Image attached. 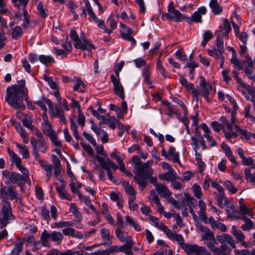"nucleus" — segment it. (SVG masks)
Masks as SVG:
<instances>
[{
    "label": "nucleus",
    "mask_w": 255,
    "mask_h": 255,
    "mask_svg": "<svg viewBox=\"0 0 255 255\" xmlns=\"http://www.w3.org/2000/svg\"><path fill=\"white\" fill-rule=\"evenodd\" d=\"M193 189L194 196L198 199H200L202 195V192L200 186L196 184L193 185Z\"/></svg>",
    "instance_id": "0e129e2a"
},
{
    "label": "nucleus",
    "mask_w": 255,
    "mask_h": 255,
    "mask_svg": "<svg viewBox=\"0 0 255 255\" xmlns=\"http://www.w3.org/2000/svg\"><path fill=\"white\" fill-rule=\"evenodd\" d=\"M131 161L134 165V168L135 170L142 164L139 157L137 155H134L132 157Z\"/></svg>",
    "instance_id": "774afa93"
},
{
    "label": "nucleus",
    "mask_w": 255,
    "mask_h": 255,
    "mask_svg": "<svg viewBox=\"0 0 255 255\" xmlns=\"http://www.w3.org/2000/svg\"><path fill=\"white\" fill-rule=\"evenodd\" d=\"M70 126H71V129L73 131V135L75 138L77 140H78L79 139H80V137L79 135L78 131V127L77 126L74 121V120L71 119L70 120Z\"/></svg>",
    "instance_id": "8fccbe9b"
},
{
    "label": "nucleus",
    "mask_w": 255,
    "mask_h": 255,
    "mask_svg": "<svg viewBox=\"0 0 255 255\" xmlns=\"http://www.w3.org/2000/svg\"><path fill=\"white\" fill-rule=\"evenodd\" d=\"M198 206L200 208V210L198 212L199 216L202 220H206L207 219V217L206 211V205L205 202L202 200H199L198 202Z\"/></svg>",
    "instance_id": "cd10ccee"
},
{
    "label": "nucleus",
    "mask_w": 255,
    "mask_h": 255,
    "mask_svg": "<svg viewBox=\"0 0 255 255\" xmlns=\"http://www.w3.org/2000/svg\"><path fill=\"white\" fill-rule=\"evenodd\" d=\"M208 222L211 225L212 229H218L223 232L227 231L226 226L222 223L216 222L213 217H210L208 219Z\"/></svg>",
    "instance_id": "aec40b11"
},
{
    "label": "nucleus",
    "mask_w": 255,
    "mask_h": 255,
    "mask_svg": "<svg viewBox=\"0 0 255 255\" xmlns=\"http://www.w3.org/2000/svg\"><path fill=\"white\" fill-rule=\"evenodd\" d=\"M74 226V223L71 221H68V222H64V221H60L58 222H55L53 224V228H65V227H73Z\"/></svg>",
    "instance_id": "79ce46f5"
},
{
    "label": "nucleus",
    "mask_w": 255,
    "mask_h": 255,
    "mask_svg": "<svg viewBox=\"0 0 255 255\" xmlns=\"http://www.w3.org/2000/svg\"><path fill=\"white\" fill-rule=\"evenodd\" d=\"M168 155L172 157V160L174 162H177L180 164L179 161V152L176 151V149L174 147H170L168 150Z\"/></svg>",
    "instance_id": "c9c22d12"
},
{
    "label": "nucleus",
    "mask_w": 255,
    "mask_h": 255,
    "mask_svg": "<svg viewBox=\"0 0 255 255\" xmlns=\"http://www.w3.org/2000/svg\"><path fill=\"white\" fill-rule=\"evenodd\" d=\"M206 11L207 9L205 7L201 6L199 7L198 10L192 14L191 16L192 21L201 23L202 22V15L205 14Z\"/></svg>",
    "instance_id": "f3484780"
},
{
    "label": "nucleus",
    "mask_w": 255,
    "mask_h": 255,
    "mask_svg": "<svg viewBox=\"0 0 255 255\" xmlns=\"http://www.w3.org/2000/svg\"><path fill=\"white\" fill-rule=\"evenodd\" d=\"M23 119H22V123L23 125L31 130H35V128L32 125V119L31 116L26 115H22Z\"/></svg>",
    "instance_id": "bb28decb"
},
{
    "label": "nucleus",
    "mask_w": 255,
    "mask_h": 255,
    "mask_svg": "<svg viewBox=\"0 0 255 255\" xmlns=\"http://www.w3.org/2000/svg\"><path fill=\"white\" fill-rule=\"evenodd\" d=\"M235 128L239 133L243 135L247 140H250L251 137L255 138V134L249 132L246 129H241L238 126L236 125Z\"/></svg>",
    "instance_id": "c756f323"
},
{
    "label": "nucleus",
    "mask_w": 255,
    "mask_h": 255,
    "mask_svg": "<svg viewBox=\"0 0 255 255\" xmlns=\"http://www.w3.org/2000/svg\"><path fill=\"white\" fill-rule=\"evenodd\" d=\"M102 238L106 244H112V239L108 229H103L101 231Z\"/></svg>",
    "instance_id": "ea45409f"
},
{
    "label": "nucleus",
    "mask_w": 255,
    "mask_h": 255,
    "mask_svg": "<svg viewBox=\"0 0 255 255\" xmlns=\"http://www.w3.org/2000/svg\"><path fill=\"white\" fill-rule=\"evenodd\" d=\"M9 180L13 183H17L18 181L24 180V177L19 173L12 172L10 174Z\"/></svg>",
    "instance_id": "de8ad7c7"
},
{
    "label": "nucleus",
    "mask_w": 255,
    "mask_h": 255,
    "mask_svg": "<svg viewBox=\"0 0 255 255\" xmlns=\"http://www.w3.org/2000/svg\"><path fill=\"white\" fill-rule=\"evenodd\" d=\"M67 174H68V176H69V177L71 179H70V183L69 184V186L71 188L72 192H75V183L74 182V179H75L74 175L71 170L70 165L69 164L67 165Z\"/></svg>",
    "instance_id": "4c0bfd02"
},
{
    "label": "nucleus",
    "mask_w": 255,
    "mask_h": 255,
    "mask_svg": "<svg viewBox=\"0 0 255 255\" xmlns=\"http://www.w3.org/2000/svg\"><path fill=\"white\" fill-rule=\"evenodd\" d=\"M135 174H138L146 177H149L153 174L152 169L143 164H142L139 168L134 172Z\"/></svg>",
    "instance_id": "a211bd4d"
},
{
    "label": "nucleus",
    "mask_w": 255,
    "mask_h": 255,
    "mask_svg": "<svg viewBox=\"0 0 255 255\" xmlns=\"http://www.w3.org/2000/svg\"><path fill=\"white\" fill-rule=\"evenodd\" d=\"M16 147L18 148L19 152L22 154L23 158L28 159L30 157L28 149L24 145H21L18 143H16Z\"/></svg>",
    "instance_id": "2f4dec72"
},
{
    "label": "nucleus",
    "mask_w": 255,
    "mask_h": 255,
    "mask_svg": "<svg viewBox=\"0 0 255 255\" xmlns=\"http://www.w3.org/2000/svg\"><path fill=\"white\" fill-rule=\"evenodd\" d=\"M147 177L138 174H136V175L134 176V180L138 185L139 188L141 191L143 190L144 188L147 185Z\"/></svg>",
    "instance_id": "dca6fc26"
},
{
    "label": "nucleus",
    "mask_w": 255,
    "mask_h": 255,
    "mask_svg": "<svg viewBox=\"0 0 255 255\" xmlns=\"http://www.w3.org/2000/svg\"><path fill=\"white\" fill-rule=\"evenodd\" d=\"M35 134L37 139H36L34 137H31L30 139L31 144L32 145V141L33 139L35 140V144L38 149H39L42 153H45L47 151V146L44 137L40 130L37 128H35Z\"/></svg>",
    "instance_id": "0eeeda50"
},
{
    "label": "nucleus",
    "mask_w": 255,
    "mask_h": 255,
    "mask_svg": "<svg viewBox=\"0 0 255 255\" xmlns=\"http://www.w3.org/2000/svg\"><path fill=\"white\" fill-rule=\"evenodd\" d=\"M110 198L113 201L116 202L119 208L123 207V196L120 193L112 192L110 194Z\"/></svg>",
    "instance_id": "4468645a"
},
{
    "label": "nucleus",
    "mask_w": 255,
    "mask_h": 255,
    "mask_svg": "<svg viewBox=\"0 0 255 255\" xmlns=\"http://www.w3.org/2000/svg\"><path fill=\"white\" fill-rule=\"evenodd\" d=\"M23 241L22 240L19 241L15 245V247L11 252V254L13 255H18V254L22 251Z\"/></svg>",
    "instance_id": "a18cd8bd"
},
{
    "label": "nucleus",
    "mask_w": 255,
    "mask_h": 255,
    "mask_svg": "<svg viewBox=\"0 0 255 255\" xmlns=\"http://www.w3.org/2000/svg\"><path fill=\"white\" fill-rule=\"evenodd\" d=\"M215 246L213 245L209 248L214 255H227L231 252V249L226 245H221L220 248L216 247Z\"/></svg>",
    "instance_id": "9d476101"
},
{
    "label": "nucleus",
    "mask_w": 255,
    "mask_h": 255,
    "mask_svg": "<svg viewBox=\"0 0 255 255\" xmlns=\"http://www.w3.org/2000/svg\"><path fill=\"white\" fill-rule=\"evenodd\" d=\"M63 236L61 233L59 232L53 231L50 233V240L51 241L60 243L62 240Z\"/></svg>",
    "instance_id": "e433bc0d"
},
{
    "label": "nucleus",
    "mask_w": 255,
    "mask_h": 255,
    "mask_svg": "<svg viewBox=\"0 0 255 255\" xmlns=\"http://www.w3.org/2000/svg\"><path fill=\"white\" fill-rule=\"evenodd\" d=\"M185 199L189 207H195L198 204L197 201L189 195H185Z\"/></svg>",
    "instance_id": "5fc2aeb1"
},
{
    "label": "nucleus",
    "mask_w": 255,
    "mask_h": 255,
    "mask_svg": "<svg viewBox=\"0 0 255 255\" xmlns=\"http://www.w3.org/2000/svg\"><path fill=\"white\" fill-rule=\"evenodd\" d=\"M106 120L109 122V126L112 129L116 128V125H118V123H120L114 117H109V119H106Z\"/></svg>",
    "instance_id": "338daca9"
},
{
    "label": "nucleus",
    "mask_w": 255,
    "mask_h": 255,
    "mask_svg": "<svg viewBox=\"0 0 255 255\" xmlns=\"http://www.w3.org/2000/svg\"><path fill=\"white\" fill-rule=\"evenodd\" d=\"M123 187L124 189L125 192L129 195H135V192L133 187L129 185L128 181H124L123 182Z\"/></svg>",
    "instance_id": "58836bf2"
},
{
    "label": "nucleus",
    "mask_w": 255,
    "mask_h": 255,
    "mask_svg": "<svg viewBox=\"0 0 255 255\" xmlns=\"http://www.w3.org/2000/svg\"><path fill=\"white\" fill-rule=\"evenodd\" d=\"M196 153V160L198 163V166L200 169V172H202L206 166L205 163L202 161L201 158V155L199 153H197V150H195Z\"/></svg>",
    "instance_id": "e2e57ef3"
},
{
    "label": "nucleus",
    "mask_w": 255,
    "mask_h": 255,
    "mask_svg": "<svg viewBox=\"0 0 255 255\" xmlns=\"http://www.w3.org/2000/svg\"><path fill=\"white\" fill-rule=\"evenodd\" d=\"M245 175L247 180H249L252 183H255V172L252 174L250 168H246L245 169Z\"/></svg>",
    "instance_id": "3c124183"
},
{
    "label": "nucleus",
    "mask_w": 255,
    "mask_h": 255,
    "mask_svg": "<svg viewBox=\"0 0 255 255\" xmlns=\"http://www.w3.org/2000/svg\"><path fill=\"white\" fill-rule=\"evenodd\" d=\"M155 189L158 194L161 197L165 198L166 196L171 195V192L165 185L162 184L157 185Z\"/></svg>",
    "instance_id": "393cba45"
},
{
    "label": "nucleus",
    "mask_w": 255,
    "mask_h": 255,
    "mask_svg": "<svg viewBox=\"0 0 255 255\" xmlns=\"http://www.w3.org/2000/svg\"><path fill=\"white\" fill-rule=\"evenodd\" d=\"M213 37V34L212 32L210 30H208L205 31V32L203 34V40L202 41V45L203 47H204L207 42L211 39Z\"/></svg>",
    "instance_id": "49530a36"
},
{
    "label": "nucleus",
    "mask_w": 255,
    "mask_h": 255,
    "mask_svg": "<svg viewBox=\"0 0 255 255\" xmlns=\"http://www.w3.org/2000/svg\"><path fill=\"white\" fill-rule=\"evenodd\" d=\"M149 219L154 224V225L156 228L163 231L165 234H166L169 230V229L168 227L163 225L157 218L153 216H150Z\"/></svg>",
    "instance_id": "5701e85b"
},
{
    "label": "nucleus",
    "mask_w": 255,
    "mask_h": 255,
    "mask_svg": "<svg viewBox=\"0 0 255 255\" xmlns=\"http://www.w3.org/2000/svg\"><path fill=\"white\" fill-rule=\"evenodd\" d=\"M117 237L122 242H125L130 236H128L124 234L120 229H117L115 231Z\"/></svg>",
    "instance_id": "bf43d9fd"
},
{
    "label": "nucleus",
    "mask_w": 255,
    "mask_h": 255,
    "mask_svg": "<svg viewBox=\"0 0 255 255\" xmlns=\"http://www.w3.org/2000/svg\"><path fill=\"white\" fill-rule=\"evenodd\" d=\"M185 87L186 90L189 92L194 95L196 101L198 100L199 92L198 90L194 87V85L192 83H188Z\"/></svg>",
    "instance_id": "37998d69"
},
{
    "label": "nucleus",
    "mask_w": 255,
    "mask_h": 255,
    "mask_svg": "<svg viewBox=\"0 0 255 255\" xmlns=\"http://www.w3.org/2000/svg\"><path fill=\"white\" fill-rule=\"evenodd\" d=\"M37 8L39 14L41 17L45 18L47 16L48 14L46 12V10L44 8V5L41 2H38L37 6Z\"/></svg>",
    "instance_id": "864d4df0"
},
{
    "label": "nucleus",
    "mask_w": 255,
    "mask_h": 255,
    "mask_svg": "<svg viewBox=\"0 0 255 255\" xmlns=\"http://www.w3.org/2000/svg\"><path fill=\"white\" fill-rule=\"evenodd\" d=\"M92 114L96 117L98 120H100V124H108L109 122L106 120V117L100 115L98 113L94 110H91Z\"/></svg>",
    "instance_id": "052dcab7"
},
{
    "label": "nucleus",
    "mask_w": 255,
    "mask_h": 255,
    "mask_svg": "<svg viewBox=\"0 0 255 255\" xmlns=\"http://www.w3.org/2000/svg\"><path fill=\"white\" fill-rule=\"evenodd\" d=\"M49 114L51 118H57L60 115H61L62 113H63V111L61 110L58 106H55L53 107L52 104L51 105V107L49 108Z\"/></svg>",
    "instance_id": "f704fd0d"
},
{
    "label": "nucleus",
    "mask_w": 255,
    "mask_h": 255,
    "mask_svg": "<svg viewBox=\"0 0 255 255\" xmlns=\"http://www.w3.org/2000/svg\"><path fill=\"white\" fill-rule=\"evenodd\" d=\"M97 160V161L101 164V166L104 169H107L108 168V158L105 159L106 157H102L100 155H97L94 156Z\"/></svg>",
    "instance_id": "603ef678"
},
{
    "label": "nucleus",
    "mask_w": 255,
    "mask_h": 255,
    "mask_svg": "<svg viewBox=\"0 0 255 255\" xmlns=\"http://www.w3.org/2000/svg\"><path fill=\"white\" fill-rule=\"evenodd\" d=\"M209 6L215 14H219L223 11V7L218 4V0H211L209 2Z\"/></svg>",
    "instance_id": "a878e982"
},
{
    "label": "nucleus",
    "mask_w": 255,
    "mask_h": 255,
    "mask_svg": "<svg viewBox=\"0 0 255 255\" xmlns=\"http://www.w3.org/2000/svg\"><path fill=\"white\" fill-rule=\"evenodd\" d=\"M42 128L44 133L48 137L56 133L52 128V126L49 122L43 123Z\"/></svg>",
    "instance_id": "72a5a7b5"
},
{
    "label": "nucleus",
    "mask_w": 255,
    "mask_h": 255,
    "mask_svg": "<svg viewBox=\"0 0 255 255\" xmlns=\"http://www.w3.org/2000/svg\"><path fill=\"white\" fill-rule=\"evenodd\" d=\"M230 62L233 64L234 68H237L239 70L243 69V64L238 58L237 54L234 49H232V57L230 59Z\"/></svg>",
    "instance_id": "4be33fe9"
},
{
    "label": "nucleus",
    "mask_w": 255,
    "mask_h": 255,
    "mask_svg": "<svg viewBox=\"0 0 255 255\" xmlns=\"http://www.w3.org/2000/svg\"><path fill=\"white\" fill-rule=\"evenodd\" d=\"M165 235L169 239L175 240L183 250L184 247L188 244L184 243V240L181 235L174 233L170 229H169Z\"/></svg>",
    "instance_id": "1a4fd4ad"
},
{
    "label": "nucleus",
    "mask_w": 255,
    "mask_h": 255,
    "mask_svg": "<svg viewBox=\"0 0 255 255\" xmlns=\"http://www.w3.org/2000/svg\"><path fill=\"white\" fill-rule=\"evenodd\" d=\"M17 196V192L15 189L9 186L7 188L2 187L0 189V198L1 199V210L0 214V228L6 226L11 221L14 220L15 217L12 214L10 204L6 198L12 200Z\"/></svg>",
    "instance_id": "f257e3e1"
},
{
    "label": "nucleus",
    "mask_w": 255,
    "mask_h": 255,
    "mask_svg": "<svg viewBox=\"0 0 255 255\" xmlns=\"http://www.w3.org/2000/svg\"><path fill=\"white\" fill-rule=\"evenodd\" d=\"M28 91L25 88V81L21 80L18 81L17 85H14L6 89L5 101L15 109L23 108V98L27 96Z\"/></svg>",
    "instance_id": "f03ea898"
},
{
    "label": "nucleus",
    "mask_w": 255,
    "mask_h": 255,
    "mask_svg": "<svg viewBox=\"0 0 255 255\" xmlns=\"http://www.w3.org/2000/svg\"><path fill=\"white\" fill-rule=\"evenodd\" d=\"M111 79L114 85V90L115 94L123 100L125 98L124 88L119 79L116 78L113 74L111 75Z\"/></svg>",
    "instance_id": "6e6552de"
},
{
    "label": "nucleus",
    "mask_w": 255,
    "mask_h": 255,
    "mask_svg": "<svg viewBox=\"0 0 255 255\" xmlns=\"http://www.w3.org/2000/svg\"><path fill=\"white\" fill-rule=\"evenodd\" d=\"M183 250L188 255H211L205 247H200L195 244H188L184 247Z\"/></svg>",
    "instance_id": "423d86ee"
},
{
    "label": "nucleus",
    "mask_w": 255,
    "mask_h": 255,
    "mask_svg": "<svg viewBox=\"0 0 255 255\" xmlns=\"http://www.w3.org/2000/svg\"><path fill=\"white\" fill-rule=\"evenodd\" d=\"M167 8L168 12L166 13L164 16L168 20H174L178 22L186 18L178 10L174 8L173 2L171 1L169 2Z\"/></svg>",
    "instance_id": "39448f33"
},
{
    "label": "nucleus",
    "mask_w": 255,
    "mask_h": 255,
    "mask_svg": "<svg viewBox=\"0 0 255 255\" xmlns=\"http://www.w3.org/2000/svg\"><path fill=\"white\" fill-rule=\"evenodd\" d=\"M56 190L58 194L59 197L62 199H66L68 201L72 200V196L68 193L65 189V186L60 185L56 187Z\"/></svg>",
    "instance_id": "2eb2a0df"
},
{
    "label": "nucleus",
    "mask_w": 255,
    "mask_h": 255,
    "mask_svg": "<svg viewBox=\"0 0 255 255\" xmlns=\"http://www.w3.org/2000/svg\"><path fill=\"white\" fill-rule=\"evenodd\" d=\"M159 178L162 180L174 181L176 179V176L174 174L173 171H169L164 174L159 176Z\"/></svg>",
    "instance_id": "c03bdc74"
},
{
    "label": "nucleus",
    "mask_w": 255,
    "mask_h": 255,
    "mask_svg": "<svg viewBox=\"0 0 255 255\" xmlns=\"http://www.w3.org/2000/svg\"><path fill=\"white\" fill-rule=\"evenodd\" d=\"M38 59L42 64L46 65L55 62L54 58L51 55H41L39 56Z\"/></svg>",
    "instance_id": "473e14b6"
},
{
    "label": "nucleus",
    "mask_w": 255,
    "mask_h": 255,
    "mask_svg": "<svg viewBox=\"0 0 255 255\" xmlns=\"http://www.w3.org/2000/svg\"><path fill=\"white\" fill-rule=\"evenodd\" d=\"M131 34L132 33H126V32H123V31L121 32V35L124 39L130 41L131 45H134L136 43V41L130 36Z\"/></svg>",
    "instance_id": "69168bd1"
},
{
    "label": "nucleus",
    "mask_w": 255,
    "mask_h": 255,
    "mask_svg": "<svg viewBox=\"0 0 255 255\" xmlns=\"http://www.w3.org/2000/svg\"><path fill=\"white\" fill-rule=\"evenodd\" d=\"M224 186L228 191L232 194H235L238 191V189L229 180H227L225 182Z\"/></svg>",
    "instance_id": "6e6d98bb"
},
{
    "label": "nucleus",
    "mask_w": 255,
    "mask_h": 255,
    "mask_svg": "<svg viewBox=\"0 0 255 255\" xmlns=\"http://www.w3.org/2000/svg\"><path fill=\"white\" fill-rule=\"evenodd\" d=\"M237 219H240L243 220L245 222V224L241 226V229L244 231H250L253 227V222L248 218L246 216H243L242 217H238Z\"/></svg>",
    "instance_id": "c85d7f7f"
},
{
    "label": "nucleus",
    "mask_w": 255,
    "mask_h": 255,
    "mask_svg": "<svg viewBox=\"0 0 255 255\" xmlns=\"http://www.w3.org/2000/svg\"><path fill=\"white\" fill-rule=\"evenodd\" d=\"M197 230L202 233L201 238L204 241V244L209 249L213 245L217 244L214 233L201 224L197 225Z\"/></svg>",
    "instance_id": "7ed1b4c3"
},
{
    "label": "nucleus",
    "mask_w": 255,
    "mask_h": 255,
    "mask_svg": "<svg viewBox=\"0 0 255 255\" xmlns=\"http://www.w3.org/2000/svg\"><path fill=\"white\" fill-rule=\"evenodd\" d=\"M14 5L18 8H21L23 10L25 9V7L29 1V0H12Z\"/></svg>",
    "instance_id": "09e8293b"
},
{
    "label": "nucleus",
    "mask_w": 255,
    "mask_h": 255,
    "mask_svg": "<svg viewBox=\"0 0 255 255\" xmlns=\"http://www.w3.org/2000/svg\"><path fill=\"white\" fill-rule=\"evenodd\" d=\"M23 34V30L19 26H16L13 27L11 30V37L14 40H17Z\"/></svg>",
    "instance_id": "7c9ffc66"
},
{
    "label": "nucleus",
    "mask_w": 255,
    "mask_h": 255,
    "mask_svg": "<svg viewBox=\"0 0 255 255\" xmlns=\"http://www.w3.org/2000/svg\"><path fill=\"white\" fill-rule=\"evenodd\" d=\"M49 137L50 138L51 141L54 146H57L59 147H61V141L57 138L56 133H55L52 135L49 136Z\"/></svg>",
    "instance_id": "13d9d810"
},
{
    "label": "nucleus",
    "mask_w": 255,
    "mask_h": 255,
    "mask_svg": "<svg viewBox=\"0 0 255 255\" xmlns=\"http://www.w3.org/2000/svg\"><path fill=\"white\" fill-rule=\"evenodd\" d=\"M35 103L40 107L43 112L47 111L46 104L48 105V108H49L51 107V105L52 104V101L50 99L46 98L44 97H42L38 100L36 101Z\"/></svg>",
    "instance_id": "6ab92c4d"
},
{
    "label": "nucleus",
    "mask_w": 255,
    "mask_h": 255,
    "mask_svg": "<svg viewBox=\"0 0 255 255\" xmlns=\"http://www.w3.org/2000/svg\"><path fill=\"white\" fill-rule=\"evenodd\" d=\"M208 54L215 58L218 59L220 57L223 55V52H220L218 51V49L216 48H213L212 49H208L207 50Z\"/></svg>",
    "instance_id": "4d7b16f0"
},
{
    "label": "nucleus",
    "mask_w": 255,
    "mask_h": 255,
    "mask_svg": "<svg viewBox=\"0 0 255 255\" xmlns=\"http://www.w3.org/2000/svg\"><path fill=\"white\" fill-rule=\"evenodd\" d=\"M89 20L90 21H93L97 23L98 26L101 29H105V24L104 21L102 19H99L96 16L95 13L89 16Z\"/></svg>",
    "instance_id": "a19ab883"
},
{
    "label": "nucleus",
    "mask_w": 255,
    "mask_h": 255,
    "mask_svg": "<svg viewBox=\"0 0 255 255\" xmlns=\"http://www.w3.org/2000/svg\"><path fill=\"white\" fill-rule=\"evenodd\" d=\"M23 15L24 17V22L22 24V26L26 29L29 27L30 26V20H29V16L28 15L27 11L26 9H24L23 11Z\"/></svg>",
    "instance_id": "680f3d73"
},
{
    "label": "nucleus",
    "mask_w": 255,
    "mask_h": 255,
    "mask_svg": "<svg viewBox=\"0 0 255 255\" xmlns=\"http://www.w3.org/2000/svg\"><path fill=\"white\" fill-rule=\"evenodd\" d=\"M191 140L193 141V144L195 146V150H197L198 147V142H199L200 145L202 146V149L204 150L206 148L205 141L200 132H197L195 136L191 137Z\"/></svg>",
    "instance_id": "9b49d317"
},
{
    "label": "nucleus",
    "mask_w": 255,
    "mask_h": 255,
    "mask_svg": "<svg viewBox=\"0 0 255 255\" xmlns=\"http://www.w3.org/2000/svg\"><path fill=\"white\" fill-rule=\"evenodd\" d=\"M232 230L233 235L236 238L238 242H240L244 247H248L247 244L244 241L245 236L242 231L237 230L235 226L232 227Z\"/></svg>",
    "instance_id": "ddd939ff"
},
{
    "label": "nucleus",
    "mask_w": 255,
    "mask_h": 255,
    "mask_svg": "<svg viewBox=\"0 0 255 255\" xmlns=\"http://www.w3.org/2000/svg\"><path fill=\"white\" fill-rule=\"evenodd\" d=\"M70 37L71 39L75 42L74 46L77 49H81L83 50L87 49L90 54H92V51L88 49V46L93 47L85 37H82L81 40L79 36L74 30H71L70 31Z\"/></svg>",
    "instance_id": "20e7f679"
},
{
    "label": "nucleus",
    "mask_w": 255,
    "mask_h": 255,
    "mask_svg": "<svg viewBox=\"0 0 255 255\" xmlns=\"http://www.w3.org/2000/svg\"><path fill=\"white\" fill-rule=\"evenodd\" d=\"M75 84L73 87V90L78 92H85L86 86L82 80L78 77H75L73 80Z\"/></svg>",
    "instance_id": "412c9836"
},
{
    "label": "nucleus",
    "mask_w": 255,
    "mask_h": 255,
    "mask_svg": "<svg viewBox=\"0 0 255 255\" xmlns=\"http://www.w3.org/2000/svg\"><path fill=\"white\" fill-rule=\"evenodd\" d=\"M200 78L201 79L200 84L203 89L202 95L206 99H208L209 92L212 89V85L206 81L204 77L201 76Z\"/></svg>",
    "instance_id": "f8f14e48"
},
{
    "label": "nucleus",
    "mask_w": 255,
    "mask_h": 255,
    "mask_svg": "<svg viewBox=\"0 0 255 255\" xmlns=\"http://www.w3.org/2000/svg\"><path fill=\"white\" fill-rule=\"evenodd\" d=\"M39 163L42 168L46 172L47 180H49L52 175V166L44 160H39Z\"/></svg>",
    "instance_id": "b1692460"
}]
</instances>
